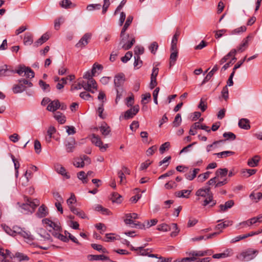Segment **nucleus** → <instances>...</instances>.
Returning <instances> with one entry per match:
<instances>
[{
	"label": "nucleus",
	"instance_id": "f257e3e1",
	"mask_svg": "<svg viewBox=\"0 0 262 262\" xmlns=\"http://www.w3.org/2000/svg\"><path fill=\"white\" fill-rule=\"evenodd\" d=\"M195 195L199 197L197 199L199 201L200 200V197L205 198L202 204L204 206L209 205V207H211L216 204V201L213 199V194L209 187L198 189L195 192Z\"/></svg>",
	"mask_w": 262,
	"mask_h": 262
},
{
	"label": "nucleus",
	"instance_id": "f03ea898",
	"mask_svg": "<svg viewBox=\"0 0 262 262\" xmlns=\"http://www.w3.org/2000/svg\"><path fill=\"white\" fill-rule=\"evenodd\" d=\"M17 204L21 209V211L24 214H32L35 211L36 208L39 206V201L37 199H32L28 196L24 197V202H18Z\"/></svg>",
	"mask_w": 262,
	"mask_h": 262
},
{
	"label": "nucleus",
	"instance_id": "7ed1b4c3",
	"mask_svg": "<svg viewBox=\"0 0 262 262\" xmlns=\"http://www.w3.org/2000/svg\"><path fill=\"white\" fill-rule=\"evenodd\" d=\"M119 46L121 49L124 50H127L130 49L135 43V38L133 35L126 34V36L120 37Z\"/></svg>",
	"mask_w": 262,
	"mask_h": 262
},
{
	"label": "nucleus",
	"instance_id": "20e7f679",
	"mask_svg": "<svg viewBox=\"0 0 262 262\" xmlns=\"http://www.w3.org/2000/svg\"><path fill=\"white\" fill-rule=\"evenodd\" d=\"M258 253V251L257 250L248 249L242 252L237 257L243 261H249L254 259Z\"/></svg>",
	"mask_w": 262,
	"mask_h": 262
},
{
	"label": "nucleus",
	"instance_id": "39448f33",
	"mask_svg": "<svg viewBox=\"0 0 262 262\" xmlns=\"http://www.w3.org/2000/svg\"><path fill=\"white\" fill-rule=\"evenodd\" d=\"M12 231L13 236H15L17 235H19L23 237L25 239L28 240L27 242H31L33 239L32 235L30 234L29 232H27L25 231L23 229L17 226H13L12 228Z\"/></svg>",
	"mask_w": 262,
	"mask_h": 262
},
{
	"label": "nucleus",
	"instance_id": "423d86ee",
	"mask_svg": "<svg viewBox=\"0 0 262 262\" xmlns=\"http://www.w3.org/2000/svg\"><path fill=\"white\" fill-rule=\"evenodd\" d=\"M92 37V34L86 33L83 35L79 41L76 44L77 48L82 49L85 47L89 42Z\"/></svg>",
	"mask_w": 262,
	"mask_h": 262
},
{
	"label": "nucleus",
	"instance_id": "0eeeda50",
	"mask_svg": "<svg viewBox=\"0 0 262 262\" xmlns=\"http://www.w3.org/2000/svg\"><path fill=\"white\" fill-rule=\"evenodd\" d=\"M253 38V36L251 34L248 35L246 38H245L242 41L240 45L237 48L235 49L237 52L242 53L245 51L246 49L249 46V41Z\"/></svg>",
	"mask_w": 262,
	"mask_h": 262
},
{
	"label": "nucleus",
	"instance_id": "6e6552de",
	"mask_svg": "<svg viewBox=\"0 0 262 262\" xmlns=\"http://www.w3.org/2000/svg\"><path fill=\"white\" fill-rule=\"evenodd\" d=\"M139 111V106L138 105H134L132 108L127 110L124 112V118L128 120L133 118Z\"/></svg>",
	"mask_w": 262,
	"mask_h": 262
},
{
	"label": "nucleus",
	"instance_id": "1a4fd4ad",
	"mask_svg": "<svg viewBox=\"0 0 262 262\" xmlns=\"http://www.w3.org/2000/svg\"><path fill=\"white\" fill-rule=\"evenodd\" d=\"M125 81V77L123 73H120L114 77V84L116 88H121Z\"/></svg>",
	"mask_w": 262,
	"mask_h": 262
},
{
	"label": "nucleus",
	"instance_id": "9d476101",
	"mask_svg": "<svg viewBox=\"0 0 262 262\" xmlns=\"http://www.w3.org/2000/svg\"><path fill=\"white\" fill-rule=\"evenodd\" d=\"M14 73V70H12L10 66L5 64L0 67V77L10 76Z\"/></svg>",
	"mask_w": 262,
	"mask_h": 262
},
{
	"label": "nucleus",
	"instance_id": "9b49d317",
	"mask_svg": "<svg viewBox=\"0 0 262 262\" xmlns=\"http://www.w3.org/2000/svg\"><path fill=\"white\" fill-rule=\"evenodd\" d=\"M76 142L73 137L69 138L65 143L66 149L68 152H72L76 146Z\"/></svg>",
	"mask_w": 262,
	"mask_h": 262
},
{
	"label": "nucleus",
	"instance_id": "f8f14e48",
	"mask_svg": "<svg viewBox=\"0 0 262 262\" xmlns=\"http://www.w3.org/2000/svg\"><path fill=\"white\" fill-rule=\"evenodd\" d=\"M14 73H16L20 76L23 75V73H24L25 75H28V72H29L31 73V78H33L35 76L33 71L29 67H20L17 70L14 71Z\"/></svg>",
	"mask_w": 262,
	"mask_h": 262
},
{
	"label": "nucleus",
	"instance_id": "ddd939ff",
	"mask_svg": "<svg viewBox=\"0 0 262 262\" xmlns=\"http://www.w3.org/2000/svg\"><path fill=\"white\" fill-rule=\"evenodd\" d=\"M234 204V202L232 200H229L225 202V204H221L219 207L220 209L217 211L220 212L226 211L228 209L232 208Z\"/></svg>",
	"mask_w": 262,
	"mask_h": 262
},
{
	"label": "nucleus",
	"instance_id": "4468645a",
	"mask_svg": "<svg viewBox=\"0 0 262 262\" xmlns=\"http://www.w3.org/2000/svg\"><path fill=\"white\" fill-rule=\"evenodd\" d=\"M60 102L58 100H55L51 101L50 103L48 104L47 109L50 112H55L57 109L59 108Z\"/></svg>",
	"mask_w": 262,
	"mask_h": 262
},
{
	"label": "nucleus",
	"instance_id": "2eb2a0df",
	"mask_svg": "<svg viewBox=\"0 0 262 262\" xmlns=\"http://www.w3.org/2000/svg\"><path fill=\"white\" fill-rule=\"evenodd\" d=\"M228 170L227 168H219L215 172V177L219 180H222L224 178H226L228 174Z\"/></svg>",
	"mask_w": 262,
	"mask_h": 262
},
{
	"label": "nucleus",
	"instance_id": "dca6fc26",
	"mask_svg": "<svg viewBox=\"0 0 262 262\" xmlns=\"http://www.w3.org/2000/svg\"><path fill=\"white\" fill-rule=\"evenodd\" d=\"M218 69L219 67L217 65H215L212 68V69L208 73V74L204 78L200 85L202 86L204 85L205 83L208 82L212 77L214 73L218 70Z\"/></svg>",
	"mask_w": 262,
	"mask_h": 262
},
{
	"label": "nucleus",
	"instance_id": "f3484780",
	"mask_svg": "<svg viewBox=\"0 0 262 262\" xmlns=\"http://www.w3.org/2000/svg\"><path fill=\"white\" fill-rule=\"evenodd\" d=\"M59 5L61 7L66 9L74 8L76 7V5L73 3L70 0H62L59 3Z\"/></svg>",
	"mask_w": 262,
	"mask_h": 262
},
{
	"label": "nucleus",
	"instance_id": "a211bd4d",
	"mask_svg": "<svg viewBox=\"0 0 262 262\" xmlns=\"http://www.w3.org/2000/svg\"><path fill=\"white\" fill-rule=\"evenodd\" d=\"M48 214V208L44 205L40 206L36 213L38 217L42 218L47 216Z\"/></svg>",
	"mask_w": 262,
	"mask_h": 262
},
{
	"label": "nucleus",
	"instance_id": "6ab92c4d",
	"mask_svg": "<svg viewBox=\"0 0 262 262\" xmlns=\"http://www.w3.org/2000/svg\"><path fill=\"white\" fill-rule=\"evenodd\" d=\"M88 258L90 261L93 260H109V257L104 255H93L90 254L88 256Z\"/></svg>",
	"mask_w": 262,
	"mask_h": 262
},
{
	"label": "nucleus",
	"instance_id": "aec40b11",
	"mask_svg": "<svg viewBox=\"0 0 262 262\" xmlns=\"http://www.w3.org/2000/svg\"><path fill=\"white\" fill-rule=\"evenodd\" d=\"M260 159V158L259 156L255 155L253 158L248 160L247 164L249 166L251 167H256L258 165Z\"/></svg>",
	"mask_w": 262,
	"mask_h": 262
},
{
	"label": "nucleus",
	"instance_id": "412c9836",
	"mask_svg": "<svg viewBox=\"0 0 262 262\" xmlns=\"http://www.w3.org/2000/svg\"><path fill=\"white\" fill-rule=\"evenodd\" d=\"M238 126L241 128L246 130L249 129L250 128V121L247 119H241L239 120Z\"/></svg>",
	"mask_w": 262,
	"mask_h": 262
},
{
	"label": "nucleus",
	"instance_id": "4be33fe9",
	"mask_svg": "<svg viewBox=\"0 0 262 262\" xmlns=\"http://www.w3.org/2000/svg\"><path fill=\"white\" fill-rule=\"evenodd\" d=\"M55 170L57 173L64 176L66 179H69L70 176L66 171V169L60 165H57L55 166Z\"/></svg>",
	"mask_w": 262,
	"mask_h": 262
},
{
	"label": "nucleus",
	"instance_id": "5701e85b",
	"mask_svg": "<svg viewBox=\"0 0 262 262\" xmlns=\"http://www.w3.org/2000/svg\"><path fill=\"white\" fill-rule=\"evenodd\" d=\"M200 171V169L199 168H194L192 171H190L188 173H186L185 177L186 179L192 181L196 177V174Z\"/></svg>",
	"mask_w": 262,
	"mask_h": 262
},
{
	"label": "nucleus",
	"instance_id": "b1692460",
	"mask_svg": "<svg viewBox=\"0 0 262 262\" xmlns=\"http://www.w3.org/2000/svg\"><path fill=\"white\" fill-rule=\"evenodd\" d=\"M71 211L75 214L78 216L81 219H86L87 217L86 214L82 210H79V209L74 207H70Z\"/></svg>",
	"mask_w": 262,
	"mask_h": 262
},
{
	"label": "nucleus",
	"instance_id": "393cba45",
	"mask_svg": "<svg viewBox=\"0 0 262 262\" xmlns=\"http://www.w3.org/2000/svg\"><path fill=\"white\" fill-rule=\"evenodd\" d=\"M255 235H258L257 231H251L247 234L237 236L234 238V239H233L234 241H233V242H238L240 240L245 239L247 237L252 236H253Z\"/></svg>",
	"mask_w": 262,
	"mask_h": 262
},
{
	"label": "nucleus",
	"instance_id": "a878e982",
	"mask_svg": "<svg viewBox=\"0 0 262 262\" xmlns=\"http://www.w3.org/2000/svg\"><path fill=\"white\" fill-rule=\"evenodd\" d=\"M92 76L93 75L91 74V73L88 71L84 74L83 78L88 79L90 83H92L93 86V89H96L97 86V83L96 81L92 78Z\"/></svg>",
	"mask_w": 262,
	"mask_h": 262
},
{
	"label": "nucleus",
	"instance_id": "bb28decb",
	"mask_svg": "<svg viewBox=\"0 0 262 262\" xmlns=\"http://www.w3.org/2000/svg\"><path fill=\"white\" fill-rule=\"evenodd\" d=\"M81 88H83L85 90L90 92L92 93H94V91L92 90L93 89V85L92 83H90L89 81L86 82L85 81L82 80L81 82H80Z\"/></svg>",
	"mask_w": 262,
	"mask_h": 262
},
{
	"label": "nucleus",
	"instance_id": "cd10ccee",
	"mask_svg": "<svg viewBox=\"0 0 262 262\" xmlns=\"http://www.w3.org/2000/svg\"><path fill=\"white\" fill-rule=\"evenodd\" d=\"M54 118L60 124H62L66 122V117L60 112H56L54 115Z\"/></svg>",
	"mask_w": 262,
	"mask_h": 262
},
{
	"label": "nucleus",
	"instance_id": "c85d7f7f",
	"mask_svg": "<svg viewBox=\"0 0 262 262\" xmlns=\"http://www.w3.org/2000/svg\"><path fill=\"white\" fill-rule=\"evenodd\" d=\"M190 192V190H182L176 192L175 195L178 198H188Z\"/></svg>",
	"mask_w": 262,
	"mask_h": 262
},
{
	"label": "nucleus",
	"instance_id": "c756f323",
	"mask_svg": "<svg viewBox=\"0 0 262 262\" xmlns=\"http://www.w3.org/2000/svg\"><path fill=\"white\" fill-rule=\"evenodd\" d=\"M146 246V244L144 246H141L139 247L136 248L137 250H135L137 251V254L138 255L142 256H148V250L149 249H144V247Z\"/></svg>",
	"mask_w": 262,
	"mask_h": 262
},
{
	"label": "nucleus",
	"instance_id": "7c9ffc66",
	"mask_svg": "<svg viewBox=\"0 0 262 262\" xmlns=\"http://www.w3.org/2000/svg\"><path fill=\"white\" fill-rule=\"evenodd\" d=\"M99 128L102 135L104 137L108 135L111 132L110 127L105 123L102 124Z\"/></svg>",
	"mask_w": 262,
	"mask_h": 262
},
{
	"label": "nucleus",
	"instance_id": "2f4dec72",
	"mask_svg": "<svg viewBox=\"0 0 262 262\" xmlns=\"http://www.w3.org/2000/svg\"><path fill=\"white\" fill-rule=\"evenodd\" d=\"M91 141L97 146H100L103 144L102 142L100 139V138L98 136L94 134H92L91 137Z\"/></svg>",
	"mask_w": 262,
	"mask_h": 262
},
{
	"label": "nucleus",
	"instance_id": "473e14b6",
	"mask_svg": "<svg viewBox=\"0 0 262 262\" xmlns=\"http://www.w3.org/2000/svg\"><path fill=\"white\" fill-rule=\"evenodd\" d=\"M95 210L97 211L101 212L104 215H109L111 211L107 208H104L102 205L97 204L95 207Z\"/></svg>",
	"mask_w": 262,
	"mask_h": 262
},
{
	"label": "nucleus",
	"instance_id": "72a5a7b5",
	"mask_svg": "<svg viewBox=\"0 0 262 262\" xmlns=\"http://www.w3.org/2000/svg\"><path fill=\"white\" fill-rule=\"evenodd\" d=\"M49 38V35L47 33H45L35 42V45L38 47L47 41Z\"/></svg>",
	"mask_w": 262,
	"mask_h": 262
},
{
	"label": "nucleus",
	"instance_id": "f704fd0d",
	"mask_svg": "<svg viewBox=\"0 0 262 262\" xmlns=\"http://www.w3.org/2000/svg\"><path fill=\"white\" fill-rule=\"evenodd\" d=\"M33 42V36L30 33H26L24 38V43L25 45H31Z\"/></svg>",
	"mask_w": 262,
	"mask_h": 262
},
{
	"label": "nucleus",
	"instance_id": "c9c22d12",
	"mask_svg": "<svg viewBox=\"0 0 262 262\" xmlns=\"http://www.w3.org/2000/svg\"><path fill=\"white\" fill-rule=\"evenodd\" d=\"M234 154V152L232 151H224L219 153L214 154L219 158H224L227 157L232 156Z\"/></svg>",
	"mask_w": 262,
	"mask_h": 262
},
{
	"label": "nucleus",
	"instance_id": "e433bc0d",
	"mask_svg": "<svg viewBox=\"0 0 262 262\" xmlns=\"http://www.w3.org/2000/svg\"><path fill=\"white\" fill-rule=\"evenodd\" d=\"M208 254V251H193L189 252V255L191 257H195L199 256H204Z\"/></svg>",
	"mask_w": 262,
	"mask_h": 262
},
{
	"label": "nucleus",
	"instance_id": "4c0bfd02",
	"mask_svg": "<svg viewBox=\"0 0 262 262\" xmlns=\"http://www.w3.org/2000/svg\"><path fill=\"white\" fill-rule=\"evenodd\" d=\"M38 84L40 88L44 92L48 93L50 91V86L49 84L46 83L45 81L42 80H40L38 82Z\"/></svg>",
	"mask_w": 262,
	"mask_h": 262
},
{
	"label": "nucleus",
	"instance_id": "58836bf2",
	"mask_svg": "<svg viewBox=\"0 0 262 262\" xmlns=\"http://www.w3.org/2000/svg\"><path fill=\"white\" fill-rule=\"evenodd\" d=\"M26 86L22 85L21 83H19L18 84L14 85L13 88V92L16 94L23 92L26 90Z\"/></svg>",
	"mask_w": 262,
	"mask_h": 262
},
{
	"label": "nucleus",
	"instance_id": "ea45409f",
	"mask_svg": "<svg viewBox=\"0 0 262 262\" xmlns=\"http://www.w3.org/2000/svg\"><path fill=\"white\" fill-rule=\"evenodd\" d=\"M236 53V51H235V49H232L229 53H228L226 56L221 59L220 61V64H222L226 62L230 57L235 55Z\"/></svg>",
	"mask_w": 262,
	"mask_h": 262
},
{
	"label": "nucleus",
	"instance_id": "a19ab883",
	"mask_svg": "<svg viewBox=\"0 0 262 262\" xmlns=\"http://www.w3.org/2000/svg\"><path fill=\"white\" fill-rule=\"evenodd\" d=\"M192 127H193V129H201L203 130H205L208 133L210 132V129H209L208 126H207L204 124L200 125L199 122L194 123L192 125Z\"/></svg>",
	"mask_w": 262,
	"mask_h": 262
},
{
	"label": "nucleus",
	"instance_id": "79ce46f5",
	"mask_svg": "<svg viewBox=\"0 0 262 262\" xmlns=\"http://www.w3.org/2000/svg\"><path fill=\"white\" fill-rule=\"evenodd\" d=\"M249 198L251 200L254 201L255 202H257L259 200L262 199V193L258 192L255 193L252 192L249 195Z\"/></svg>",
	"mask_w": 262,
	"mask_h": 262
},
{
	"label": "nucleus",
	"instance_id": "37998d69",
	"mask_svg": "<svg viewBox=\"0 0 262 262\" xmlns=\"http://www.w3.org/2000/svg\"><path fill=\"white\" fill-rule=\"evenodd\" d=\"M211 172L207 171L204 173L200 174L198 177V181L199 182H203L207 180L211 174Z\"/></svg>",
	"mask_w": 262,
	"mask_h": 262
},
{
	"label": "nucleus",
	"instance_id": "c03bdc74",
	"mask_svg": "<svg viewBox=\"0 0 262 262\" xmlns=\"http://www.w3.org/2000/svg\"><path fill=\"white\" fill-rule=\"evenodd\" d=\"M111 200L114 203H121L122 202V196L117 192H114L112 194Z\"/></svg>",
	"mask_w": 262,
	"mask_h": 262
},
{
	"label": "nucleus",
	"instance_id": "a18cd8bd",
	"mask_svg": "<svg viewBox=\"0 0 262 262\" xmlns=\"http://www.w3.org/2000/svg\"><path fill=\"white\" fill-rule=\"evenodd\" d=\"M77 177L79 180L82 181V183L86 184L88 183V175L85 174L84 171H81L77 173Z\"/></svg>",
	"mask_w": 262,
	"mask_h": 262
},
{
	"label": "nucleus",
	"instance_id": "49530a36",
	"mask_svg": "<svg viewBox=\"0 0 262 262\" xmlns=\"http://www.w3.org/2000/svg\"><path fill=\"white\" fill-rule=\"evenodd\" d=\"M178 57V52H171L170 56V67L173 66L176 61Z\"/></svg>",
	"mask_w": 262,
	"mask_h": 262
},
{
	"label": "nucleus",
	"instance_id": "de8ad7c7",
	"mask_svg": "<svg viewBox=\"0 0 262 262\" xmlns=\"http://www.w3.org/2000/svg\"><path fill=\"white\" fill-rule=\"evenodd\" d=\"M113 0H103V5L102 6V13L104 14L107 11L108 8L111 5V3H113Z\"/></svg>",
	"mask_w": 262,
	"mask_h": 262
},
{
	"label": "nucleus",
	"instance_id": "09e8293b",
	"mask_svg": "<svg viewBox=\"0 0 262 262\" xmlns=\"http://www.w3.org/2000/svg\"><path fill=\"white\" fill-rule=\"evenodd\" d=\"M157 230L160 231L166 232L171 230V227L166 224L159 225Z\"/></svg>",
	"mask_w": 262,
	"mask_h": 262
},
{
	"label": "nucleus",
	"instance_id": "8fccbe9b",
	"mask_svg": "<svg viewBox=\"0 0 262 262\" xmlns=\"http://www.w3.org/2000/svg\"><path fill=\"white\" fill-rule=\"evenodd\" d=\"M91 247L95 250L99 252L101 251L102 253H107V250L103 248L102 245L96 244H92Z\"/></svg>",
	"mask_w": 262,
	"mask_h": 262
},
{
	"label": "nucleus",
	"instance_id": "3c124183",
	"mask_svg": "<svg viewBox=\"0 0 262 262\" xmlns=\"http://www.w3.org/2000/svg\"><path fill=\"white\" fill-rule=\"evenodd\" d=\"M135 61L134 63V66L135 68L137 69H139L142 66V61L141 60L140 57L139 56H135Z\"/></svg>",
	"mask_w": 262,
	"mask_h": 262
},
{
	"label": "nucleus",
	"instance_id": "603ef678",
	"mask_svg": "<svg viewBox=\"0 0 262 262\" xmlns=\"http://www.w3.org/2000/svg\"><path fill=\"white\" fill-rule=\"evenodd\" d=\"M101 8V5L100 4H90L86 7V10L89 11H93L94 10H100Z\"/></svg>",
	"mask_w": 262,
	"mask_h": 262
},
{
	"label": "nucleus",
	"instance_id": "864d4df0",
	"mask_svg": "<svg viewBox=\"0 0 262 262\" xmlns=\"http://www.w3.org/2000/svg\"><path fill=\"white\" fill-rule=\"evenodd\" d=\"M256 171L257 170L255 169H246L243 170L242 173L244 174V176L249 177L252 175L254 174Z\"/></svg>",
	"mask_w": 262,
	"mask_h": 262
},
{
	"label": "nucleus",
	"instance_id": "5fc2aeb1",
	"mask_svg": "<svg viewBox=\"0 0 262 262\" xmlns=\"http://www.w3.org/2000/svg\"><path fill=\"white\" fill-rule=\"evenodd\" d=\"M182 122L181 116L180 114H177L172 122L174 127H178Z\"/></svg>",
	"mask_w": 262,
	"mask_h": 262
},
{
	"label": "nucleus",
	"instance_id": "6e6d98bb",
	"mask_svg": "<svg viewBox=\"0 0 262 262\" xmlns=\"http://www.w3.org/2000/svg\"><path fill=\"white\" fill-rule=\"evenodd\" d=\"M131 227L136 228L140 229H145L146 228L145 222L142 224L139 222H134L133 224L130 226Z\"/></svg>",
	"mask_w": 262,
	"mask_h": 262
},
{
	"label": "nucleus",
	"instance_id": "4d7b16f0",
	"mask_svg": "<svg viewBox=\"0 0 262 262\" xmlns=\"http://www.w3.org/2000/svg\"><path fill=\"white\" fill-rule=\"evenodd\" d=\"M64 18L62 16H61V17L56 19L54 21L55 29L56 30H58L60 28L61 23H63L64 22Z\"/></svg>",
	"mask_w": 262,
	"mask_h": 262
},
{
	"label": "nucleus",
	"instance_id": "13d9d810",
	"mask_svg": "<svg viewBox=\"0 0 262 262\" xmlns=\"http://www.w3.org/2000/svg\"><path fill=\"white\" fill-rule=\"evenodd\" d=\"M144 49L143 47L137 46L134 48L135 56H139L144 53Z\"/></svg>",
	"mask_w": 262,
	"mask_h": 262
},
{
	"label": "nucleus",
	"instance_id": "bf43d9fd",
	"mask_svg": "<svg viewBox=\"0 0 262 262\" xmlns=\"http://www.w3.org/2000/svg\"><path fill=\"white\" fill-rule=\"evenodd\" d=\"M151 99V95L149 93H147L142 95L141 102L143 104H146Z\"/></svg>",
	"mask_w": 262,
	"mask_h": 262
},
{
	"label": "nucleus",
	"instance_id": "052dcab7",
	"mask_svg": "<svg viewBox=\"0 0 262 262\" xmlns=\"http://www.w3.org/2000/svg\"><path fill=\"white\" fill-rule=\"evenodd\" d=\"M223 137L226 140H234L236 138V136L232 132H225L223 134Z\"/></svg>",
	"mask_w": 262,
	"mask_h": 262
},
{
	"label": "nucleus",
	"instance_id": "680f3d73",
	"mask_svg": "<svg viewBox=\"0 0 262 262\" xmlns=\"http://www.w3.org/2000/svg\"><path fill=\"white\" fill-rule=\"evenodd\" d=\"M13 257L19 258V261L28 260L29 259L28 256L20 252H16Z\"/></svg>",
	"mask_w": 262,
	"mask_h": 262
},
{
	"label": "nucleus",
	"instance_id": "e2e57ef3",
	"mask_svg": "<svg viewBox=\"0 0 262 262\" xmlns=\"http://www.w3.org/2000/svg\"><path fill=\"white\" fill-rule=\"evenodd\" d=\"M158 44L157 42L154 41L152 42L149 47V50L151 52V53L155 54L158 48Z\"/></svg>",
	"mask_w": 262,
	"mask_h": 262
},
{
	"label": "nucleus",
	"instance_id": "0e129e2a",
	"mask_svg": "<svg viewBox=\"0 0 262 262\" xmlns=\"http://www.w3.org/2000/svg\"><path fill=\"white\" fill-rule=\"evenodd\" d=\"M171 226L173 229H174V231L171 232L170 233V236L171 237H176L180 232V230L179 229L177 224L176 223L171 224Z\"/></svg>",
	"mask_w": 262,
	"mask_h": 262
},
{
	"label": "nucleus",
	"instance_id": "69168bd1",
	"mask_svg": "<svg viewBox=\"0 0 262 262\" xmlns=\"http://www.w3.org/2000/svg\"><path fill=\"white\" fill-rule=\"evenodd\" d=\"M132 56H133L132 52L131 51H128L126 53L125 56L122 57L121 58V60L123 62L126 63L131 58Z\"/></svg>",
	"mask_w": 262,
	"mask_h": 262
},
{
	"label": "nucleus",
	"instance_id": "338daca9",
	"mask_svg": "<svg viewBox=\"0 0 262 262\" xmlns=\"http://www.w3.org/2000/svg\"><path fill=\"white\" fill-rule=\"evenodd\" d=\"M134 103V96L133 94L128 97L126 98V102L125 104L128 106H132Z\"/></svg>",
	"mask_w": 262,
	"mask_h": 262
},
{
	"label": "nucleus",
	"instance_id": "774afa93",
	"mask_svg": "<svg viewBox=\"0 0 262 262\" xmlns=\"http://www.w3.org/2000/svg\"><path fill=\"white\" fill-rule=\"evenodd\" d=\"M196 259V257H185L182 259H176L173 262H192L195 261Z\"/></svg>",
	"mask_w": 262,
	"mask_h": 262
}]
</instances>
